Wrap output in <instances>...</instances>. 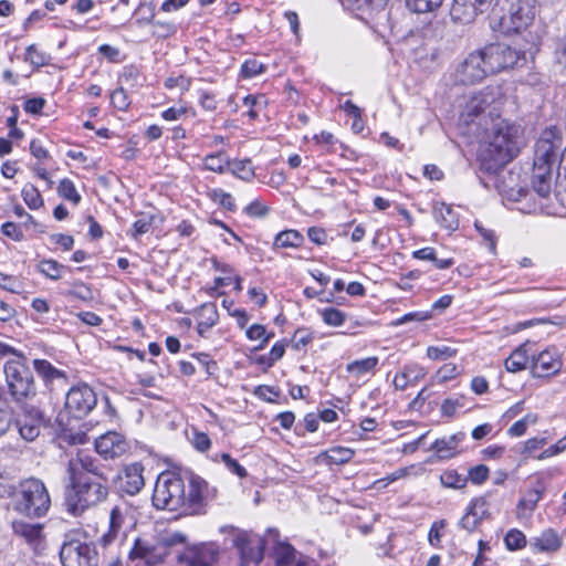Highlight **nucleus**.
<instances>
[{
	"label": "nucleus",
	"instance_id": "ea45409f",
	"mask_svg": "<svg viewBox=\"0 0 566 566\" xmlns=\"http://www.w3.org/2000/svg\"><path fill=\"white\" fill-rule=\"evenodd\" d=\"M268 103V97L264 94H251L243 98V104L249 107L248 116L250 119H255L259 116V111L265 108Z\"/></svg>",
	"mask_w": 566,
	"mask_h": 566
},
{
	"label": "nucleus",
	"instance_id": "412c9836",
	"mask_svg": "<svg viewBox=\"0 0 566 566\" xmlns=\"http://www.w3.org/2000/svg\"><path fill=\"white\" fill-rule=\"evenodd\" d=\"M563 545V535L553 527L543 528L538 535L533 536L530 541L532 552L546 555L556 554Z\"/></svg>",
	"mask_w": 566,
	"mask_h": 566
},
{
	"label": "nucleus",
	"instance_id": "680f3d73",
	"mask_svg": "<svg viewBox=\"0 0 566 566\" xmlns=\"http://www.w3.org/2000/svg\"><path fill=\"white\" fill-rule=\"evenodd\" d=\"M457 350L448 346H429L427 348V356L430 359L443 360L455 355Z\"/></svg>",
	"mask_w": 566,
	"mask_h": 566
},
{
	"label": "nucleus",
	"instance_id": "e433bc0d",
	"mask_svg": "<svg viewBox=\"0 0 566 566\" xmlns=\"http://www.w3.org/2000/svg\"><path fill=\"white\" fill-rule=\"evenodd\" d=\"M464 437H465V434L463 432H459L449 438L438 439L434 441L432 448L438 453L449 452L448 454L442 455L441 458L454 457L455 453L452 451L457 448V444L464 439Z\"/></svg>",
	"mask_w": 566,
	"mask_h": 566
},
{
	"label": "nucleus",
	"instance_id": "c03bdc74",
	"mask_svg": "<svg viewBox=\"0 0 566 566\" xmlns=\"http://www.w3.org/2000/svg\"><path fill=\"white\" fill-rule=\"evenodd\" d=\"M448 523L446 520L434 521L428 533V542L434 548H442V537L446 533Z\"/></svg>",
	"mask_w": 566,
	"mask_h": 566
},
{
	"label": "nucleus",
	"instance_id": "6ab92c4d",
	"mask_svg": "<svg viewBox=\"0 0 566 566\" xmlns=\"http://www.w3.org/2000/svg\"><path fill=\"white\" fill-rule=\"evenodd\" d=\"M485 66L481 50L471 52L457 67V81L464 85H472L483 81L490 75Z\"/></svg>",
	"mask_w": 566,
	"mask_h": 566
},
{
	"label": "nucleus",
	"instance_id": "4c0bfd02",
	"mask_svg": "<svg viewBox=\"0 0 566 566\" xmlns=\"http://www.w3.org/2000/svg\"><path fill=\"white\" fill-rule=\"evenodd\" d=\"M387 2L388 0H343V3L353 11H379Z\"/></svg>",
	"mask_w": 566,
	"mask_h": 566
},
{
	"label": "nucleus",
	"instance_id": "dca6fc26",
	"mask_svg": "<svg viewBox=\"0 0 566 566\" xmlns=\"http://www.w3.org/2000/svg\"><path fill=\"white\" fill-rule=\"evenodd\" d=\"M220 556L214 542H201L186 545L177 556V562L185 566H213Z\"/></svg>",
	"mask_w": 566,
	"mask_h": 566
},
{
	"label": "nucleus",
	"instance_id": "1a4fd4ad",
	"mask_svg": "<svg viewBox=\"0 0 566 566\" xmlns=\"http://www.w3.org/2000/svg\"><path fill=\"white\" fill-rule=\"evenodd\" d=\"M491 492L473 496L464 509V513L459 520V527L468 534L482 532L484 521L493 520L491 510Z\"/></svg>",
	"mask_w": 566,
	"mask_h": 566
},
{
	"label": "nucleus",
	"instance_id": "bf43d9fd",
	"mask_svg": "<svg viewBox=\"0 0 566 566\" xmlns=\"http://www.w3.org/2000/svg\"><path fill=\"white\" fill-rule=\"evenodd\" d=\"M295 560V549L292 545H282L276 553V566H292Z\"/></svg>",
	"mask_w": 566,
	"mask_h": 566
},
{
	"label": "nucleus",
	"instance_id": "c85d7f7f",
	"mask_svg": "<svg viewBox=\"0 0 566 566\" xmlns=\"http://www.w3.org/2000/svg\"><path fill=\"white\" fill-rule=\"evenodd\" d=\"M530 349L528 344L515 348L504 361L505 369L510 373H518L525 369L530 363Z\"/></svg>",
	"mask_w": 566,
	"mask_h": 566
},
{
	"label": "nucleus",
	"instance_id": "2f4dec72",
	"mask_svg": "<svg viewBox=\"0 0 566 566\" xmlns=\"http://www.w3.org/2000/svg\"><path fill=\"white\" fill-rule=\"evenodd\" d=\"M503 543L509 552H518L530 544L525 533L516 527L510 528L503 536Z\"/></svg>",
	"mask_w": 566,
	"mask_h": 566
},
{
	"label": "nucleus",
	"instance_id": "13d9d810",
	"mask_svg": "<svg viewBox=\"0 0 566 566\" xmlns=\"http://www.w3.org/2000/svg\"><path fill=\"white\" fill-rule=\"evenodd\" d=\"M265 71L263 63L256 59H248L241 66V76L243 78L254 77Z\"/></svg>",
	"mask_w": 566,
	"mask_h": 566
},
{
	"label": "nucleus",
	"instance_id": "2eb2a0df",
	"mask_svg": "<svg viewBox=\"0 0 566 566\" xmlns=\"http://www.w3.org/2000/svg\"><path fill=\"white\" fill-rule=\"evenodd\" d=\"M96 403L97 397L93 388L87 384H80L66 392L64 408L71 417L82 419L93 410Z\"/></svg>",
	"mask_w": 566,
	"mask_h": 566
},
{
	"label": "nucleus",
	"instance_id": "052dcab7",
	"mask_svg": "<svg viewBox=\"0 0 566 566\" xmlns=\"http://www.w3.org/2000/svg\"><path fill=\"white\" fill-rule=\"evenodd\" d=\"M412 468H413V465L407 467V468H400V469L396 470L395 472L386 475L385 478L374 481L373 485L377 490L385 489L390 483H392L401 478H405L408 474L409 469H412Z\"/></svg>",
	"mask_w": 566,
	"mask_h": 566
},
{
	"label": "nucleus",
	"instance_id": "6e6552de",
	"mask_svg": "<svg viewBox=\"0 0 566 566\" xmlns=\"http://www.w3.org/2000/svg\"><path fill=\"white\" fill-rule=\"evenodd\" d=\"M170 554V543L165 539H149L138 536L128 552V559L142 560L145 566L164 565Z\"/></svg>",
	"mask_w": 566,
	"mask_h": 566
},
{
	"label": "nucleus",
	"instance_id": "5701e85b",
	"mask_svg": "<svg viewBox=\"0 0 566 566\" xmlns=\"http://www.w3.org/2000/svg\"><path fill=\"white\" fill-rule=\"evenodd\" d=\"M492 0H453L451 17L462 23L472 22L479 13L485 12Z\"/></svg>",
	"mask_w": 566,
	"mask_h": 566
},
{
	"label": "nucleus",
	"instance_id": "9d476101",
	"mask_svg": "<svg viewBox=\"0 0 566 566\" xmlns=\"http://www.w3.org/2000/svg\"><path fill=\"white\" fill-rule=\"evenodd\" d=\"M553 168V165H541V163L533 161L532 185L533 190L538 196V201L533 202L527 208H521L522 211L527 213H551L548 201L552 189Z\"/></svg>",
	"mask_w": 566,
	"mask_h": 566
},
{
	"label": "nucleus",
	"instance_id": "a18cd8bd",
	"mask_svg": "<svg viewBox=\"0 0 566 566\" xmlns=\"http://www.w3.org/2000/svg\"><path fill=\"white\" fill-rule=\"evenodd\" d=\"M64 295L70 298H77L85 302L92 301L94 297L92 289L82 281L73 282L72 289L65 291Z\"/></svg>",
	"mask_w": 566,
	"mask_h": 566
},
{
	"label": "nucleus",
	"instance_id": "37998d69",
	"mask_svg": "<svg viewBox=\"0 0 566 566\" xmlns=\"http://www.w3.org/2000/svg\"><path fill=\"white\" fill-rule=\"evenodd\" d=\"M205 168L207 170L222 174L226 170V167H229L230 160L224 157L223 153L210 154L205 157Z\"/></svg>",
	"mask_w": 566,
	"mask_h": 566
},
{
	"label": "nucleus",
	"instance_id": "0eeeda50",
	"mask_svg": "<svg viewBox=\"0 0 566 566\" xmlns=\"http://www.w3.org/2000/svg\"><path fill=\"white\" fill-rule=\"evenodd\" d=\"M186 480L189 481L188 491H184V503L179 514L198 515L206 512L209 499L214 497L216 490H210L209 484L201 476L192 471H185Z\"/></svg>",
	"mask_w": 566,
	"mask_h": 566
},
{
	"label": "nucleus",
	"instance_id": "f8f14e48",
	"mask_svg": "<svg viewBox=\"0 0 566 566\" xmlns=\"http://www.w3.org/2000/svg\"><path fill=\"white\" fill-rule=\"evenodd\" d=\"M546 490L547 479L543 474L536 473L531 475L516 503L515 517L517 520L530 518L537 509L539 501L544 497Z\"/></svg>",
	"mask_w": 566,
	"mask_h": 566
},
{
	"label": "nucleus",
	"instance_id": "338daca9",
	"mask_svg": "<svg viewBox=\"0 0 566 566\" xmlns=\"http://www.w3.org/2000/svg\"><path fill=\"white\" fill-rule=\"evenodd\" d=\"M402 370L405 373V376H407V379H409L412 385L417 384L419 380H421L426 376L424 368H422L421 366H419L417 364L406 365L402 368Z\"/></svg>",
	"mask_w": 566,
	"mask_h": 566
},
{
	"label": "nucleus",
	"instance_id": "4be33fe9",
	"mask_svg": "<svg viewBox=\"0 0 566 566\" xmlns=\"http://www.w3.org/2000/svg\"><path fill=\"white\" fill-rule=\"evenodd\" d=\"M95 450L104 458H119L124 455L128 449V442L118 432L108 431L95 439Z\"/></svg>",
	"mask_w": 566,
	"mask_h": 566
},
{
	"label": "nucleus",
	"instance_id": "09e8293b",
	"mask_svg": "<svg viewBox=\"0 0 566 566\" xmlns=\"http://www.w3.org/2000/svg\"><path fill=\"white\" fill-rule=\"evenodd\" d=\"M57 192L62 198L73 202L74 205H77L81 201V196L78 195L74 182L67 178L60 181Z\"/></svg>",
	"mask_w": 566,
	"mask_h": 566
},
{
	"label": "nucleus",
	"instance_id": "9b49d317",
	"mask_svg": "<svg viewBox=\"0 0 566 566\" xmlns=\"http://www.w3.org/2000/svg\"><path fill=\"white\" fill-rule=\"evenodd\" d=\"M62 566H98L99 557L94 543L73 538L64 542L60 548Z\"/></svg>",
	"mask_w": 566,
	"mask_h": 566
},
{
	"label": "nucleus",
	"instance_id": "6e6d98bb",
	"mask_svg": "<svg viewBox=\"0 0 566 566\" xmlns=\"http://www.w3.org/2000/svg\"><path fill=\"white\" fill-rule=\"evenodd\" d=\"M465 405V397L459 396L457 398H447L441 403V415L443 417L451 418L454 416L458 408H462Z\"/></svg>",
	"mask_w": 566,
	"mask_h": 566
},
{
	"label": "nucleus",
	"instance_id": "de8ad7c7",
	"mask_svg": "<svg viewBox=\"0 0 566 566\" xmlns=\"http://www.w3.org/2000/svg\"><path fill=\"white\" fill-rule=\"evenodd\" d=\"M319 314L323 322L329 326H342L346 321V314L336 307H326Z\"/></svg>",
	"mask_w": 566,
	"mask_h": 566
},
{
	"label": "nucleus",
	"instance_id": "a878e982",
	"mask_svg": "<svg viewBox=\"0 0 566 566\" xmlns=\"http://www.w3.org/2000/svg\"><path fill=\"white\" fill-rule=\"evenodd\" d=\"M234 546L238 549L243 563H260L263 558L264 547L261 541H253L247 534H240L234 538Z\"/></svg>",
	"mask_w": 566,
	"mask_h": 566
},
{
	"label": "nucleus",
	"instance_id": "49530a36",
	"mask_svg": "<svg viewBox=\"0 0 566 566\" xmlns=\"http://www.w3.org/2000/svg\"><path fill=\"white\" fill-rule=\"evenodd\" d=\"M134 14L137 17L136 23L138 25L151 24L156 15L155 4L153 2H142Z\"/></svg>",
	"mask_w": 566,
	"mask_h": 566
},
{
	"label": "nucleus",
	"instance_id": "473e14b6",
	"mask_svg": "<svg viewBox=\"0 0 566 566\" xmlns=\"http://www.w3.org/2000/svg\"><path fill=\"white\" fill-rule=\"evenodd\" d=\"M33 367L38 375L42 377V379L50 384L55 379L66 378V374L63 370L55 368L49 360L45 359H34Z\"/></svg>",
	"mask_w": 566,
	"mask_h": 566
},
{
	"label": "nucleus",
	"instance_id": "864d4df0",
	"mask_svg": "<svg viewBox=\"0 0 566 566\" xmlns=\"http://www.w3.org/2000/svg\"><path fill=\"white\" fill-rule=\"evenodd\" d=\"M443 0H406L407 7L418 13L433 11L439 8Z\"/></svg>",
	"mask_w": 566,
	"mask_h": 566
},
{
	"label": "nucleus",
	"instance_id": "f257e3e1",
	"mask_svg": "<svg viewBox=\"0 0 566 566\" xmlns=\"http://www.w3.org/2000/svg\"><path fill=\"white\" fill-rule=\"evenodd\" d=\"M482 132L485 140L480 146L479 167L488 175H495L518 155L523 146V130L520 125L499 115L489 124V130Z\"/></svg>",
	"mask_w": 566,
	"mask_h": 566
},
{
	"label": "nucleus",
	"instance_id": "0e129e2a",
	"mask_svg": "<svg viewBox=\"0 0 566 566\" xmlns=\"http://www.w3.org/2000/svg\"><path fill=\"white\" fill-rule=\"evenodd\" d=\"M313 340V334L306 328H298L295 331L292 342L295 349H301L307 346Z\"/></svg>",
	"mask_w": 566,
	"mask_h": 566
},
{
	"label": "nucleus",
	"instance_id": "39448f33",
	"mask_svg": "<svg viewBox=\"0 0 566 566\" xmlns=\"http://www.w3.org/2000/svg\"><path fill=\"white\" fill-rule=\"evenodd\" d=\"M13 509L29 517L45 516L51 507V496L45 484L36 478L20 481L13 486Z\"/></svg>",
	"mask_w": 566,
	"mask_h": 566
},
{
	"label": "nucleus",
	"instance_id": "69168bd1",
	"mask_svg": "<svg viewBox=\"0 0 566 566\" xmlns=\"http://www.w3.org/2000/svg\"><path fill=\"white\" fill-rule=\"evenodd\" d=\"M458 375V367L453 364L443 365L436 374L434 378L437 382L443 384L447 382Z\"/></svg>",
	"mask_w": 566,
	"mask_h": 566
},
{
	"label": "nucleus",
	"instance_id": "c756f323",
	"mask_svg": "<svg viewBox=\"0 0 566 566\" xmlns=\"http://www.w3.org/2000/svg\"><path fill=\"white\" fill-rule=\"evenodd\" d=\"M199 322L197 331L200 335H203L210 328H212L219 319L217 305L214 303H205L198 308Z\"/></svg>",
	"mask_w": 566,
	"mask_h": 566
},
{
	"label": "nucleus",
	"instance_id": "20e7f679",
	"mask_svg": "<svg viewBox=\"0 0 566 566\" xmlns=\"http://www.w3.org/2000/svg\"><path fill=\"white\" fill-rule=\"evenodd\" d=\"M169 463L170 468L158 474L151 501L158 510L180 512L184 503L185 471L187 469L175 462Z\"/></svg>",
	"mask_w": 566,
	"mask_h": 566
},
{
	"label": "nucleus",
	"instance_id": "aec40b11",
	"mask_svg": "<svg viewBox=\"0 0 566 566\" xmlns=\"http://www.w3.org/2000/svg\"><path fill=\"white\" fill-rule=\"evenodd\" d=\"M20 408L22 410V418L18 421L20 436L27 441H33L39 437L41 427L49 426V420L45 419L38 403Z\"/></svg>",
	"mask_w": 566,
	"mask_h": 566
},
{
	"label": "nucleus",
	"instance_id": "4468645a",
	"mask_svg": "<svg viewBox=\"0 0 566 566\" xmlns=\"http://www.w3.org/2000/svg\"><path fill=\"white\" fill-rule=\"evenodd\" d=\"M535 13L536 0H513L501 25L505 33H520L532 24Z\"/></svg>",
	"mask_w": 566,
	"mask_h": 566
},
{
	"label": "nucleus",
	"instance_id": "e2e57ef3",
	"mask_svg": "<svg viewBox=\"0 0 566 566\" xmlns=\"http://www.w3.org/2000/svg\"><path fill=\"white\" fill-rule=\"evenodd\" d=\"M546 444L545 438L534 437L528 439L523 447L522 454L525 458L535 457V452L541 450Z\"/></svg>",
	"mask_w": 566,
	"mask_h": 566
},
{
	"label": "nucleus",
	"instance_id": "58836bf2",
	"mask_svg": "<svg viewBox=\"0 0 566 566\" xmlns=\"http://www.w3.org/2000/svg\"><path fill=\"white\" fill-rule=\"evenodd\" d=\"M442 485L451 489H463L467 486L468 476L457 470H446L440 475Z\"/></svg>",
	"mask_w": 566,
	"mask_h": 566
},
{
	"label": "nucleus",
	"instance_id": "423d86ee",
	"mask_svg": "<svg viewBox=\"0 0 566 566\" xmlns=\"http://www.w3.org/2000/svg\"><path fill=\"white\" fill-rule=\"evenodd\" d=\"M500 102L495 99L493 92L483 90L467 102L460 120L468 127L469 133L480 135L482 130H489V124L500 115Z\"/></svg>",
	"mask_w": 566,
	"mask_h": 566
},
{
	"label": "nucleus",
	"instance_id": "7ed1b4c3",
	"mask_svg": "<svg viewBox=\"0 0 566 566\" xmlns=\"http://www.w3.org/2000/svg\"><path fill=\"white\" fill-rule=\"evenodd\" d=\"M3 369L9 395L19 407L39 403L40 394L33 373L27 365V359L23 355H17L7 360Z\"/></svg>",
	"mask_w": 566,
	"mask_h": 566
},
{
	"label": "nucleus",
	"instance_id": "c9c22d12",
	"mask_svg": "<svg viewBox=\"0 0 566 566\" xmlns=\"http://www.w3.org/2000/svg\"><path fill=\"white\" fill-rule=\"evenodd\" d=\"M230 170L238 178L250 181L254 178L255 172L252 166V161L249 158L239 159V160H230Z\"/></svg>",
	"mask_w": 566,
	"mask_h": 566
},
{
	"label": "nucleus",
	"instance_id": "f03ea898",
	"mask_svg": "<svg viewBox=\"0 0 566 566\" xmlns=\"http://www.w3.org/2000/svg\"><path fill=\"white\" fill-rule=\"evenodd\" d=\"M67 473L70 489L65 494V506L71 515L80 516L107 499V479L95 462H69Z\"/></svg>",
	"mask_w": 566,
	"mask_h": 566
},
{
	"label": "nucleus",
	"instance_id": "393cba45",
	"mask_svg": "<svg viewBox=\"0 0 566 566\" xmlns=\"http://www.w3.org/2000/svg\"><path fill=\"white\" fill-rule=\"evenodd\" d=\"M562 368V361L551 350H543L533 357L531 373L534 377L543 378L557 374Z\"/></svg>",
	"mask_w": 566,
	"mask_h": 566
},
{
	"label": "nucleus",
	"instance_id": "b1692460",
	"mask_svg": "<svg viewBox=\"0 0 566 566\" xmlns=\"http://www.w3.org/2000/svg\"><path fill=\"white\" fill-rule=\"evenodd\" d=\"M127 507L124 505H115L109 512L108 527L106 532L97 539L101 548L106 549L118 538L119 533L125 524Z\"/></svg>",
	"mask_w": 566,
	"mask_h": 566
},
{
	"label": "nucleus",
	"instance_id": "7c9ffc66",
	"mask_svg": "<svg viewBox=\"0 0 566 566\" xmlns=\"http://www.w3.org/2000/svg\"><path fill=\"white\" fill-rule=\"evenodd\" d=\"M304 235L294 229H287L279 232L273 241V250L277 249H296L303 245Z\"/></svg>",
	"mask_w": 566,
	"mask_h": 566
},
{
	"label": "nucleus",
	"instance_id": "3c124183",
	"mask_svg": "<svg viewBox=\"0 0 566 566\" xmlns=\"http://www.w3.org/2000/svg\"><path fill=\"white\" fill-rule=\"evenodd\" d=\"M192 357L198 361L200 367L206 371L208 377L216 376L219 366L214 359L207 353H193Z\"/></svg>",
	"mask_w": 566,
	"mask_h": 566
},
{
	"label": "nucleus",
	"instance_id": "5fc2aeb1",
	"mask_svg": "<svg viewBox=\"0 0 566 566\" xmlns=\"http://www.w3.org/2000/svg\"><path fill=\"white\" fill-rule=\"evenodd\" d=\"M151 25L154 28L153 35L158 39H168L177 32V27L171 22L154 20Z\"/></svg>",
	"mask_w": 566,
	"mask_h": 566
},
{
	"label": "nucleus",
	"instance_id": "72a5a7b5",
	"mask_svg": "<svg viewBox=\"0 0 566 566\" xmlns=\"http://www.w3.org/2000/svg\"><path fill=\"white\" fill-rule=\"evenodd\" d=\"M67 269V266L59 263L56 260L53 259H43L36 265V270L42 275L53 281L60 280L62 277L63 271Z\"/></svg>",
	"mask_w": 566,
	"mask_h": 566
},
{
	"label": "nucleus",
	"instance_id": "bb28decb",
	"mask_svg": "<svg viewBox=\"0 0 566 566\" xmlns=\"http://www.w3.org/2000/svg\"><path fill=\"white\" fill-rule=\"evenodd\" d=\"M432 214L437 223L448 231H455L459 228V214L452 206L446 202H434Z\"/></svg>",
	"mask_w": 566,
	"mask_h": 566
},
{
	"label": "nucleus",
	"instance_id": "774afa93",
	"mask_svg": "<svg viewBox=\"0 0 566 566\" xmlns=\"http://www.w3.org/2000/svg\"><path fill=\"white\" fill-rule=\"evenodd\" d=\"M111 103L113 104V106L119 111H125L128 105H129V101H128V96L126 94V92L124 91V88L119 87V88H116L112 94H111Z\"/></svg>",
	"mask_w": 566,
	"mask_h": 566
},
{
	"label": "nucleus",
	"instance_id": "ddd939ff",
	"mask_svg": "<svg viewBox=\"0 0 566 566\" xmlns=\"http://www.w3.org/2000/svg\"><path fill=\"white\" fill-rule=\"evenodd\" d=\"M481 53L490 74L514 67L520 60L524 59V53L504 43L488 44L481 49Z\"/></svg>",
	"mask_w": 566,
	"mask_h": 566
},
{
	"label": "nucleus",
	"instance_id": "f704fd0d",
	"mask_svg": "<svg viewBox=\"0 0 566 566\" xmlns=\"http://www.w3.org/2000/svg\"><path fill=\"white\" fill-rule=\"evenodd\" d=\"M378 365V357L371 356L364 359H358L349 363L346 367L349 374H353L357 377L371 373L376 369Z\"/></svg>",
	"mask_w": 566,
	"mask_h": 566
},
{
	"label": "nucleus",
	"instance_id": "a211bd4d",
	"mask_svg": "<svg viewBox=\"0 0 566 566\" xmlns=\"http://www.w3.org/2000/svg\"><path fill=\"white\" fill-rule=\"evenodd\" d=\"M115 489L123 494L136 495L145 485L142 462L125 464L113 480Z\"/></svg>",
	"mask_w": 566,
	"mask_h": 566
},
{
	"label": "nucleus",
	"instance_id": "603ef678",
	"mask_svg": "<svg viewBox=\"0 0 566 566\" xmlns=\"http://www.w3.org/2000/svg\"><path fill=\"white\" fill-rule=\"evenodd\" d=\"M537 421V416L533 413H527L521 420L514 422L507 430V434L511 437H521L526 432V429L530 424H534Z\"/></svg>",
	"mask_w": 566,
	"mask_h": 566
},
{
	"label": "nucleus",
	"instance_id": "4d7b16f0",
	"mask_svg": "<svg viewBox=\"0 0 566 566\" xmlns=\"http://www.w3.org/2000/svg\"><path fill=\"white\" fill-rule=\"evenodd\" d=\"M490 470L485 464H478L468 470V481L475 485H482L489 479Z\"/></svg>",
	"mask_w": 566,
	"mask_h": 566
},
{
	"label": "nucleus",
	"instance_id": "8fccbe9b",
	"mask_svg": "<svg viewBox=\"0 0 566 566\" xmlns=\"http://www.w3.org/2000/svg\"><path fill=\"white\" fill-rule=\"evenodd\" d=\"M154 218L155 217L150 213H140L136 221L133 223L132 237L136 239L139 235L149 232Z\"/></svg>",
	"mask_w": 566,
	"mask_h": 566
},
{
	"label": "nucleus",
	"instance_id": "79ce46f5",
	"mask_svg": "<svg viewBox=\"0 0 566 566\" xmlns=\"http://www.w3.org/2000/svg\"><path fill=\"white\" fill-rule=\"evenodd\" d=\"M21 196L25 205L32 210H36L43 206V198L38 188L32 184L24 185L21 190Z\"/></svg>",
	"mask_w": 566,
	"mask_h": 566
},
{
	"label": "nucleus",
	"instance_id": "f3484780",
	"mask_svg": "<svg viewBox=\"0 0 566 566\" xmlns=\"http://www.w3.org/2000/svg\"><path fill=\"white\" fill-rule=\"evenodd\" d=\"M563 145L560 129L556 126L545 128L535 144L534 160L555 166Z\"/></svg>",
	"mask_w": 566,
	"mask_h": 566
},
{
	"label": "nucleus",
	"instance_id": "cd10ccee",
	"mask_svg": "<svg viewBox=\"0 0 566 566\" xmlns=\"http://www.w3.org/2000/svg\"><path fill=\"white\" fill-rule=\"evenodd\" d=\"M12 528L15 535L23 538L28 544L38 547L43 541V525L31 524L24 521H14Z\"/></svg>",
	"mask_w": 566,
	"mask_h": 566
},
{
	"label": "nucleus",
	"instance_id": "a19ab883",
	"mask_svg": "<svg viewBox=\"0 0 566 566\" xmlns=\"http://www.w3.org/2000/svg\"><path fill=\"white\" fill-rule=\"evenodd\" d=\"M50 55L40 51L35 44H31L25 49L23 60L29 62L36 69L46 65L50 62Z\"/></svg>",
	"mask_w": 566,
	"mask_h": 566
}]
</instances>
